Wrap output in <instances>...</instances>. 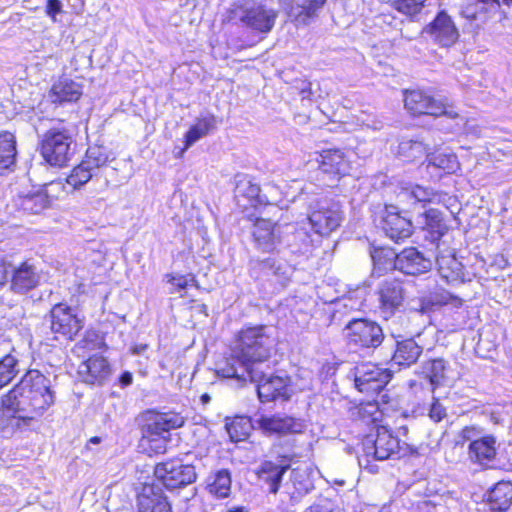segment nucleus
<instances>
[{
	"label": "nucleus",
	"mask_w": 512,
	"mask_h": 512,
	"mask_svg": "<svg viewBox=\"0 0 512 512\" xmlns=\"http://www.w3.org/2000/svg\"><path fill=\"white\" fill-rule=\"evenodd\" d=\"M423 368L429 382L436 386L441 384L446 377L447 362L443 358L431 359L424 364Z\"/></svg>",
	"instance_id": "37998d69"
},
{
	"label": "nucleus",
	"mask_w": 512,
	"mask_h": 512,
	"mask_svg": "<svg viewBox=\"0 0 512 512\" xmlns=\"http://www.w3.org/2000/svg\"><path fill=\"white\" fill-rule=\"evenodd\" d=\"M114 159V154L106 147L95 145L87 149L85 158L82 161L96 173L99 168Z\"/></svg>",
	"instance_id": "ea45409f"
},
{
	"label": "nucleus",
	"mask_w": 512,
	"mask_h": 512,
	"mask_svg": "<svg viewBox=\"0 0 512 512\" xmlns=\"http://www.w3.org/2000/svg\"><path fill=\"white\" fill-rule=\"evenodd\" d=\"M288 272L287 264L275 257L252 259L250 261V273L257 279L275 277L278 281H284L288 278Z\"/></svg>",
	"instance_id": "393cba45"
},
{
	"label": "nucleus",
	"mask_w": 512,
	"mask_h": 512,
	"mask_svg": "<svg viewBox=\"0 0 512 512\" xmlns=\"http://www.w3.org/2000/svg\"><path fill=\"white\" fill-rule=\"evenodd\" d=\"M263 375L254 379V375L249 373L247 380L256 384L258 398L262 403L276 401H288L292 394V381L291 378L285 373H273L268 365L267 367L259 369Z\"/></svg>",
	"instance_id": "39448f33"
},
{
	"label": "nucleus",
	"mask_w": 512,
	"mask_h": 512,
	"mask_svg": "<svg viewBox=\"0 0 512 512\" xmlns=\"http://www.w3.org/2000/svg\"><path fill=\"white\" fill-rule=\"evenodd\" d=\"M96 173L82 161L67 177V183L75 189L86 184Z\"/></svg>",
	"instance_id": "49530a36"
},
{
	"label": "nucleus",
	"mask_w": 512,
	"mask_h": 512,
	"mask_svg": "<svg viewBox=\"0 0 512 512\" xmlns=\"http://www.w3.org/2000/svg\"><path fill=\"white\" fill-rule=\"evenodd\" d=\"M317 162V180L325 187L336 186L349 171V161L340 149L324 150L317 158Z\"/></svg>",
	"instance_id": "9d476101"
},
{
	"label": "nucleus",
	"mask_w": 512,
	"mask_h": 512,
	"mask_svg": "<svg viewBox=\"0 0 512 512\" xmlns=\"http://www.w3.org/2000/svg\"><path fill=\"white\" fill-rule=\"evenodd\" d=\"M307 219L316 234L327 236L340 226L343 216L337 203L319 198L309 204Z\"/></svg>",
	"instance_id": "0eeeda50"
},
{
	"label": "nucleus",
	"mask_w": 512,
	"mask_h": 512,
	"mask_svg": "<svg viewBox=\"0 0 512 512\" xmlns=\"http://www.w3.org/2000/svg\"><path fill=\"white\" fill-rule=\"evenodd\" d=\"M416 222L422 228L424 241L438 248L439 241L448 231L443 213L434 208L425 209L419 212Z\"/></svg>",
	"instance_id": "412c9836"
},
{
	"label": "nucleus",
	"mask_w": 512,
	"mask_h": 512,
	"mask_svg": "<svg viewBox=\"0 0 512 512\" xmlns=\"http://www.w3.org/2000/svg\"><path fill=\"white\" fill-rule=\"evenodd\" d=\"M13 205L18 211L26 214H39L49 207L50 199L43 189L19 192L13 197Z\"/></svg>",
	"instance_id": "a878e982"
},
{
	"label": "nucleus",
	"mask_w": 512,
	"mask_h": 512,
	"mask_svg": "<svg viewBox=\"0 0 512 512\" xmlns=\"http://www.w3.org/2000/svg\"><path fill=\"white\" fill-rule=\"evenodd\" d=\"M290 468V463L285 459H281L279 463L272 461H264L257 472L261 482L267 485L269 493L276 494L279 490L282 477Z\"/></svg>",
	"instance_id": "c85d7f7f"
},
{
	"label": "nucleus",
	"mask_w": 512,
	"mask_h": 512,
	"mask_svg": "<svg viewBox=\"0 0 512 512\" xmlns=\"http://www.w3.org/2000/svg\"><path fill=\"white\" fill-rule=\"evenodd\" d=\"M426 0H395L392 6L406 15H415L420 12Z\"/></svg>",
	"instance_id": "09e8293b"
},
{
	"label": "nucleus",
	"mask_w": 512,
	"mask_h": 512,
	"mask_svg": "<svg viewBox=\"0 0 512 512\" xmlns=\"http://www.w3.org/2000/svg\"><path fill=\"white\" fill-rule=\"evenodd\" d=\"M325 2L326 0H297L296 6H294L293 0H279V5L290 15L295 16L298 20L301 18V21L305 23Z\"/></svg>",
	"instance_id": "72a5a7b5"
},
{
	"label": "nucleus",
	"mask_w": 512,
	"mask_h": 512,
	"mask_svg": "<svg viewBox=\"0 0 512 512\" xmlns=\"http://www.w3.org/2000/svg\"><path fill=\"white\" fill-rule=\"evenodd\" d=\"M257 424L259 428L266 434H297L302 433L305 429V423L301 419H297L287 415H262Z\"/></svg>",
	"instance_id": "5701e85b"
},
{
	"label": "nucleus",
	"mask_w": 512,
	"mask_h": 512,
	"mask_svg": "<svg viewBox=\"0 0 512 512\" xmlns=\"http://www.w3.org/2000/svg\"><path fill=\"white\" fill-rule=\"evenodd\" d=\"M344 335L350 347L374 352L385 341L383 328L368 318H352L345 325Z\"/></svg>",
	"instance_id": "20e7f679"
},
{
	"label": "nucleus",
	"mask_w": 512,
	"mask_h": 512,
	"mask_svg": "<svg viewBox=\"0 0 512 512\" xmlns=\"http://www.w3.org/2000/svg\"><path fill=\"white\" fill-rule=\"evenodd\" d=\"M281 248L294 255H308L313 249V240L309 232L298 223H285L282 228Z\"/></svg>",
	"instance_id": "aec40b11"
},
{
	"label": "nucleus",
	"mask_w": 512,
	"mask_h": 512,
	"mask_svg": "<svg viewBox=\"0 0 512 512\" xmlns=\"http://www.w3.org/2000/svg\"><path fill=\"white\" fill-rule=\"evenodd\" d=\"M138 512H170L171 507L160 488L145 486L138 495Z\"/></svg>",
	"instance_id": "7c9ffc66"
},
{
	"label": "nucleus",
	"mask_w": 512,
	"mask_h": 512,
	"mask_svg": "<svg viewBox=\"0 0 512 512\" xmlns=\"http://www.w3.org/2000/svg\"><path fill=\"white\" fill-rule=\"evenodd\" d=\"M427 168L439 170L444 174L455 173L459 169L457 156L453 153H432L427 155Z\"/></svg>",
	"instance_id": "58836bf2"
},
{
	"label": "nucleus",
	"mask_w": 512,
	"mask_h": 512,
	"mask_svg": "<svg viewBox=\"0 0 512 512\" xmlns=\"http://www.w3.org/2000/svg\"><path fill=\"white\" fill-rule=\"evenodd\" d=\"M43 278L42 269L32 259L12 266L10 290L15 294L24 295L35 289Z\"/></svg>",
	"instance_id": "f3484780"
},
{
	"label": "nucleus",
	"mask_w": 512,
	"mask_h": 512,
	"mask_svg": "<svg viewBox=\"0 0 512 512\" xmlns=\"http://www.w3.org/2000/svg\"><path fill=\"white\" fill-rule=\"evenodd\" d=\"M512 502V484L498 482L488 493L487 503L492 511H506Z\"/></svg>",
	"instance_id": "f704fd0d"
},
{
	"label": "nucleus",
	"mask_w": 512,
	"mask_h": 512,
	"mask_svg": "<svg viewBox=\"0 0 512 512\" xmlns=\"http://www.w3.org/2000/svg\"><path fill=\"white\" fill-rule=\"evenodd\" d=\"M63 12V4L60 0L46 1L45 13L53 23L58 22L57 15L62 14Z\"/></svg>",
	"instance_id": "8fccbe9b"
},
{
	"label": "nucleus",
	"mask_w": 512,
	"mask_h": 512,
	"mask_svg": "<svg viewBox=\"0 0 512 512\" xmlns=\"http://www.w3.org/2000/svg\"><path fill=\"white\" fill-rule=\"evenodd\" d=\"M429 417L434 422H440L446 417V409L443 405L438 401V399L433 400L429 407Z\"/></svg>",
	"instance_id": "603ef678"
},
{
	"label": "nucleus",
	"mask_w": 512,
	"mask_h": 512,
	"mask_svg": "<svg viewBox=\"0 0 512 512\" xmlns=\"http://www.w3.org/2000/svg\"><path fill=\"white\" fill-rule=\"evenodd\" d=\"M332 510V503L327 499H322L308 508V512H332Z\"/></svg>",
	"instance_id": "6e6d98bb"
},
{
	"label": "nucleus",
	"mask_w": 512,
	"mask_h": 512,
	"mask_svg": "<svg viewBox=\"0 0 512 512\" xmlns=\"http://www.w3.org/2000/svg\"><path fill=\"white\" fill-rule=\"evenodd\" d=\"M16 141L10 132L0 133V175L10 170L16 161Z\"/></svg>",
	"instance_id": "c9c22d12"
},
{
	"label": "nucleus",
	"mask_w": 512,
	"mask_h": 512,
	"mask_svg": "<svg viewBox=\"0 0 512 512\" xmlns=\"http://www.w3.org/2000/svg\"><path fill=\"white\" fill-rule=\"evenodd\" d=\"M436 264L440 276L447 282L457 281L462 274V264L454 254H441L436 256Z\"/></svg>",
	"instance_id": "e433bc0d"
},
{
	"label": "nucleus",
	"mask_w": 512,
	"mask_h": 512,
	"mask_svg": "<svg viewBox=\"0 0 512 512\" xmlns=\"http://www.w3.org/2000/svg\"><path fill=\"white\" fill-rule=\"evenodd\" d=\"M227 512H248V509L244 506L232 507Z\"/></svg>",
	"instance_id": "774afa93"
},
{
	"label": "nucleus",
	"mask_w": 512,
	"mask_h": 512,
	"mask_svg": "<svg viewBox=\"0 0 512 512\" xmlns=\"http://www.w3.org/2000/svg\"><path fill=\"white\" fill-rule=\"evenodd\" d=\"M460 436L464 441H470V443H473L479 438L484 437L483 429L474 425L466 426L461 430Z\"/></svg>",
	"instance_id": "3c124183"
},
{
	"label": "nucleus",
	"mask_w": 512,
	"mask_h": 512,
	"mask_svg": "<svg viewBox=\"0 0 512 512\" xmlns=\"http://www.w3.org/2000/svg\"><path fill=\"white\" fill-rule=\"evenodd\" d=\"M216 128V118L208 114L197 119V122L191 126L185 135V149L191 147L200 138L206 136L210 131Z\"/></svg>",
	"instance_id": "4c0bfd02"
},
{
	"label": "nucleus",
	"mask_w": 512,
	"mask_h": 512,
	"mask_svg": "<svg viewBox=\"0 0 512 512\" xmlns=\"http://www.w3.org/2000/svg\"><path fill=\"white\" fill-rule=\"evenodd\" d=\"M446 303V300H435L434 298L430 297H423L420 300V307L419 311L421 313H427L433 309L434 306H438L441 304Z\"/></svg>",
	"instance_id": "5fc2aeb1"
},
{
	"label": "nucleus",
	"mask_w": 512,
	"mask_h": 512,
	"mask_svg": "<svg viewBox=\"0 0 512 512\" xmlns=\"http://www.w3.org/2000/svg\"><path fill=\"white\" fill-rule=\"evenodd\" d=\"M231 488L230 472L222 469L215 474L214 482L210 485V492L219 498H225L229 495Z\"/></svg>",
	"instance_id": "de8ad7c7"
},
{
	"label": "nucleus",
	"mask_w": 512,
	"mask_h": 512,
	"mask_svg": "<svg viewBox=\"0 0 512 512\" xmlns=\"http://www.w3.org/2000/svg\"><path fill=\"white\" fill-rule=\"evenodd\" d=\"M392 374L374 364H362L354 369L355 387L362 393L374 395L384 389Z\"/></svg>",
	"instance_id": "4468645a"
},
{
	"label": "nucleus",
	"mask_w": 512,
	"mask_h": 512,
	"mask_svg": "<svg viewBox=\"0 0 512 512\" xmlns=\"http://www.w3.org/2000/svg\"><path fill=\"white\" fill-rule=\"evenodd\" d=\"M155 475L169 490L185 487L194 483L197 478L195 467L184 464L180 459H172L157 464Z\"/></svg>",
	"instance_id": "9b49d317"
},
{
	"label": "nucleus",
	"mask_w": 512,
	"mask_h": 512,
	"mask_svg": "<svg viewBox=\"0 0 512 512\" xmlns=\"http://www.w3.org/2000/svg\"><path fill=\"white\" fill-rule=\"evenodd\" d=\"M283 224L257 218L252 227L254 247L264 253L280 252Z\"/></svg>",
	"instance_id": "ddd939ff"
},
{
	"label": "nucleus",
	"mask_w": 512,
	"mask_h": 512,
	"mask_svg": "<svg viewBox=\"0 0 512 512\" xmlns=\"http://www.w3.org/2000/svg\"><path fill=\"white\" fill-rule=\"evenodd\" d=\"M496 438L487 435L469 444V457L475 463L488 465L496 457Z\"/></svg>",
	"instance_id": "2f4dec72"
},
{
	"label": "nucleus",
	"mask_w": 512,
	"mask_h": 512,
	"mask_svg": "<svg viewBox=\"0 0 512 512\" xmlns=\"http://www.w3.org/2000/svg\"><path fill=\"white\" fill-rule=\"evenodd\" d=\"M358 290L354 292V294H358ZM340 303L345 308H350L351 310H359L363 304L362 296L356 295L355 299L352 296H345L340 300Z\"/></svg>",
	"instance_id": "864d4df0"
},
{
	"label": "nucleus",
	"mask_w": 512,
	"mask_h": 512,
	"mask_svg": "<svg viewBox=\"0 0 512 512\" xmlns=\"http://www.w3.org/2000/svg\"><path fill=\"white\" fill-rule=\"evenodd\" d=\"M73 139L68 130L50 129L40 143L43 159L52 166L63 167L73 155Z\"/></svg>",
	"instance_id": "423d86ee"
},
{
	"label": "nucleus",
	"mask_w": 512,
	"mask_h": 512,
	"mask_svg": "<svg viewBox=\"0 0 512 512\" xmlns=\"http://www.w3.org/2000/svg\"><path fill=\"white\" fill-rule=\"evenodd\" d=\"M111 369L103 356H93L79 365L78 374L87 384H102L110 375Z\"/></svg>",
	"instance_id": "bb28decb"
},
{
	"label": "nucleus",
	"mask_w": 512,
	"mask_h": 512,
	"mask_svg": "<svg viewBox=\"0 0 512 512\" xmlns=\"http://www.w3.org/2000/svg\"><path fill=\"white\" fill-rule=\"evenodd\" d=\"M9 347L6 349L8 350ZM18 360L10 352H6L0 360V389L9 384L18 374Z\"/></svg>",
	"instance_id": "c03bdc74"
},
{
	"label": "nucleus",
	"mask_w": 512,
	"mask_h": 512,
	"mask_svg": "<svg viewBox=\"0 0 512 512\" xmlns=\"http://www.w3.org/2000/svg\"><path fill=\"white\" fill-rule=\"evenodd\" d=\"M296 87L299 89L302 99H306L311 96L312 92H311V83L310 82L301 80L300 85H298Z\"/></svg>",
	"instance_id": "bf43d9fd"
},
{
	"label": "nucleus",
	"mask_w": 512,
	"mask_h": 512,
	"mask_svg": "<svg viewBox=\"0 0 512 512\" xmlns=\"http://www.w3.org/2000/svg\"><path fill=\"white\" fill-rule=\"evenodd\" d=\"M252 424L249 418L237 417L226 424V430L233 442L243 441L250 435Z\"/></svg>",
	"instance_id": "79ce46f5"
},
{
	"label": "nucleus",
	"mask_w": 512,
	"mask_h": 512,
	"mask_svg": "<svg viewBox=\"0 0 512 512\" xmlns=\"http://www.w3.org/2000/svg\"><path fill=\"white\" fill-rule=\"evenodd\" d=\"M291 481L293 483L294 491L290 493V500L294 505L300 501L303 495L309 493L313 489V484L307 475H303L295 469L292 470Z\"/></svg>",
	"instance_id": "a19ab883"
},
{
	"label": "nucleus",
	"mask_w": 512,
	"mask_h": 512,
	"mask_svg": "<svg viewBox=\"0 0 512 512\" xmlns=\"http://www.w3.org/2000/svg\"><path fill=\"white\" fill-rule=\"evenodd\" d=\"M54 403L51 381L40 371L29 370L1 399L0 421L12 430L28 426Z\"/></svg>",
	"instance_id": "f257e3e1"
},
{
	"label": "nucleus",
	"mask_w": 512,
	"mask_h": 512,
	"mask_svg": "<svg viewBox=\"0 0 512 512\" xmlns=\"http://www.w3.org/2000/svg\"><path fill=\"white\" fill-rule=\"evenodd\" d=\"M171 282L179 289H184L188 285V279L184 276L173 277Z\"/></svg>",
	"instance_id": "e2e57ef3"
},
{
	"label": "nucleus",
	"mask_w": 512,
	"mask_h": 512,
	"mask_svg": "<svg viewBox=\"0 0 512 512\" xmlns=\"http://www.w3.org/2000/svg\"><path fill=\"white\" fill-rule=\"evenodd\" d=\"M463 16L469 19H475L476 18V11H470L469 8H467L465 11L462 12Z\"/></svg>",
	"instance_id": "338daca9"
},
{
	"label": "nucleus",
	"mask_w": 512,
	"mask_h": 512,
	"mask_svg": "<svg viewBox=\"0 0 512 512\" xmlns=\"http://www.w3.org/2000/svg\"><path fill=\"white\" fill-rule=\"evenodd\" d=\"M478 4H482V10L485 12H494L500 8L499 0H476Z\"/></svg>",
	"instance_id": "13d9d810"
},
{
	"label": "nucleus",
	"mask_w": 512,
	"mask_h": 512,
	"mask_svg": "<svg viewBox=\"0 0 512 512\" xmlns=\"http://www.w3.org/2000/svg\"><path fill=\"white\" fill-rule=\"evenodd\" d=\"M432 260L416 247H408L397 253L395 270L409 276H419L429 272Z\"/></svg>",
	"instance_id": "4be33fe9"
},
{
	"label": "nucleus",
	"mask_w": 512,
	"mask_h": 512,
	"mask_svg": "<svg viewBox=\"0 0 512 512\" xmlns=\"http://www.w3.org/2000/svg\"><path fill=\"white\" fill-rule=\"evenodd\" d=\"M376 295L380 315L387 321L395 316L403 306L405 289L400 280L387 278L378 284Z\"/></svg>",
	"instance_id": "f8f14e48"
},
{
	"label": "nucleus",
	"mask_w": 512,
	"mask_h": 512,
	"mask_svg": "<svg viewBox=\"0 0 512 512\" xmlns=\"http://www.w3.org/2000/svg\"><path fill=\"white\" fill-rule=\"evenodd\" d=\"M439 144L431 142L429 135H422L417 139L403 138L398 145V155L404 161L412 162L421 159L423 156L428 155L429 151L433 150Z\"/></svg>",
	"instance_id": "cd10ccee"
},
{
	"label": "nucleus",
	"mask_w": 512,
	"mask_h": 512,
	"mask_svg": "<svg viewBox=\"0 0 512 512\" xmlns=\"http://www.w3.org/2000/svg\"><path fill=\"white\" fill-rule=\"evenodd\" d=\"M395 339V350L392 360L400 366H411L416 363L423 352L420 346L413 338L399 339L400 336L392 334Z\"/></svg>",
	"instance_id": "c756f323"
},
{
	"label": "nucleus",
	"mask_w": 512,
	"mask_h": 512,
	"mask_svg": "<svg viewBox=\"0 0 512 512\" xmlns=\"http://www.w3.org/2000/svg\"><path fill=\"white\" fill-rule=\"evenodd\" d=\"M119 381L122 387L129 386L133 382V375L130 372L125 371L121 374Z\"/></svg>",
	"instance_id": "680f3d73"
},
{
	"label": "nucleus",
	"mask_w": 512,
	"mask_h": 512,
	"mask_svg": "<svg viewBox=\"0 0 512 512\" xmlns=\"http://www.w3.org/2000/svg\"><path fill=\"white\" fill-rule=\"evenodd\" d=\"M430 506H431L430 500L423 499V500H420L417 502V509L421 512H429Z\"/></svg>",
	"instance_id": "0e129e2a"
},
{
	"label": "nucleus",
	"mask_w": 512,
	"mask_h": 512,
	"mask_svg": "<svg viewBox=\"0 0 512 512\" xmlns=\"http://www.w3.org/2000/svg\"><path fill=\"white\" fill-rule=\"evenodd\" d=\"M396 256L393 250L386 248H376L371 253L374 267L379 271L395 269Z\"/></svg>",
	"instance_id": "a18cd8bd"
},
{
	"label": "nucleus",
	"mask_w": 512,
	"mask_h": 512,
	"mask_svg": "<svg viewBox=\"0 0 512 512\" xmlns=\"http://www.w3.org/2000/svg\"><path fill=\"white\" fill-rule=\"evenodd\" d=\"M274 346V339L265 325H257L242 329L230 357L218 367L217 374L223 378L246 382L247 375L252 373L254 379L263 373L260 368H268V360Z\"/></svg>",
	"instance_id": "f03ea898"
},
{
	"label": "nucleus",
	"mask_w": 512,
	"mask_h": 512,
	"mask_svg": "<svg viewBox=\"0 0 512 512\" xmlns=\"http://www.w3.org/2000/svg\"><path fill=\"white\" fill-rule=\"evenodd\" d=\"M438 198V194L431 188L420 185H410L403 187L397 193L398 203L402 205L404 212H419L425 210L426 204L431 203Z\"/></svg>",
	"instance_id": "6ab92c4d"
},
{
	"label": "nucleus",
	"mask_w": 512,
	"mask_h": 512,
	"mask_svg": "<svg viewBox=\"0 0 512 512\" xmlns=\"http://www.w3.org/2000/svg\"><path fill=\"white\" fill-rule=\"evenodd\" d=\"M47 319L50 330L58 340H73L83 328V319L79 317L77 310L66 303H57L51 308Z\"/></svg>",
	"instance_id": "1a4fd4ad"
},
{
	"label": "nucleus",
	"mask_w": 512,
	"mask_h": 512,
	"mask_svg": "<svg viewBox=\"0 0 512 512\" xmlns=\"http://www.w3.org/2000/svg\"><path fill=\"white\" fill-rule=\"evenodd\" d=\"M377 411V408L374 404L368 403L365 406L358 407V414L360 416H364L365 414L372 415L374 412Z\"/></svg>",
	"instance_id": "052dcab7"
},
{
	"label": "nucleus",
	"mask_w": 512,
	"mask_h": 512,
	"mask_svg": "<svg viewBox=\"0 0 512 512\" xmlns=\"http://www.w3.org/2000/svg\"><path fill=\"white\" fill-rule=\"evenodd\" d=\"M81 95L82 89L79 83L63 78L52 86L49 96L53 103L63 104L76 102Z\"/></svg>",
	"instance_id": "473e14b6"
},
{
	"label": "nucleus",
	"mask_w": 512,
	"mask_h": 512,
	"mask_svg": "<svg viewBox=\"0 0 512 512\" xmlns=\"http://www.w3.org/2000/svg\"><path fill=\"white\" fill-rule=\"evenodd\" d=\"M9 343L7 341H5L1 336H0V354L1 353H6L7 352V347H9Z\"/></svg>",
	"instance_id": "69168bd1"
},
{
	"label": "nucleus",
	"mask_w": 512,
	"mask_h": 512,
	"mask_svg": "<svg viewBox=\"0 0 512 512\" xmlns=\"http://www.w3.org/2000/svg\"><path fill=\"white\" fill-rule=\"evenodd\" d=\"M423 32L441 47H450L459 39V30L452 17L444 10L425 26Z\"/></svg>",
	"instance_id": "a211bd4d"
},
{
	"label": "nucleus",
	"mask_w": 512,
	"mask_h": 512,
	"mask_svg": "<svg viewBox=\"0 0 512 512\" xmlns=\"http://www.w3.org/2000/svg\"><path fill=\"white\" fill-rule=\"evenodd\" d=\"M273 193H277V188L274 186L266 185L262 190L258 184L254 183L251 176L247 174L235 176L234 198L239 207L272 204L276 200Z\"/></svg>",
	"instance_id": "6e6552de"
},
{
	"label": "nucleus",
	"mask_w": 512,
	"mask_h": 512,
	"mask_svg": "<svg viewBox=\"0 0 512 512\" xmlns=\"http://www.w3.org/2000/svg\"><path fill=\"white\" fill-rule=\"evenodd\" d=\"M378 226L388 238L396 243L410 237L413 231L412 221L401 216L399 208L395 205H386L380 211Z\"/></svg>",
	"instance_id": "dca6fc26"
},
{
	"label": "nucleus",
	"mask_w": 512,
	"mask_h": 512,
	"mask_svg": "<svg viewBox=\"0 0 512 512\" xmlns=\"http://www.w3.org/2000/svg\"><path fill=\"white\" fill-rule=\"evenodd\" d=\"M362 451L366 457L375 460L389 458H402L417 453V448L401 441L392 432L384 427H377L375 432L366 435L361 443Z\"/></svg>",
	"instance_id": "7ed1b4c3"
},
{
	"label": "nucleus",
	"mask_w": 512,
	"mask_h": 512,
	"mask_svg": "<svg viewBox=\"0 0 512 512\" xmlns=\"http://www.w3.org/2000/svg\"><path fill=\"white\" fill-rule=\"evenodd\" d=\"M404 105L414 115L426 114L435 117L445 115L449 118H456L458 116L455 111L449 110L442 101L436 100L420 90L407 92L404 98Z\"/></svg>",
	"instance_id": "2eb2a0df"
},
{
	"label": "nucleus",
	"mask_w": 512,
	"mask_h": 512,
	"mask_svg": "<svg viewBox=\"0 0 512 512\" xmlns=\"http://www.w3.org/2000/svg\"><path fill=\"white\" fill-rule=\"evenodd\" d=\"M12 265L0 259V287L4 286L8 281V276L11 274Z\"/></svg>",
	"instance_id": "4d7b16f0"
},
{
	"label": "nucleus",
	"mask_w": 512,
	"mask_h": 512,
	"mask_svg": "<svg viewBox=\"0 0 512 512\" xmlns=\"http://www.w3.org/2000/svg\"><path fill=\"white\" fill-rule=\"evenodd\" d=\"M184 424V418L173 412L154 413L149 412L147 422L143 427L144 435L147 437L159 436L166 438L170 430L181 427Z\"/></svg>",
	"instance_id": "b1692460"
}]
</instances>
